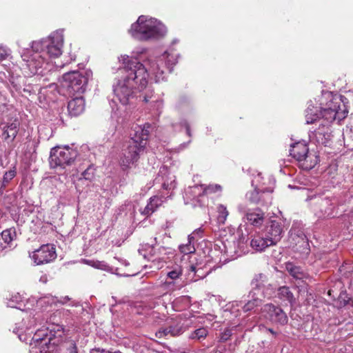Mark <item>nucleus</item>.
<instances>
[{
  "label": "nucleus",
  "instance_id": "5",
  "mask_svg": "<svg viewBox=\"0 0 353 353\" xmlns=\"http://www.w3.org/2000/svg\"><path fill=\"white\" fill-rule=\"evenodd\" d=\"M166 32V28L160 21L144 15L140 16L129 30L132 37L139 41L158 39L163 37Z\"/></svg>",
  "mask_w": 353,
  "mask_h": 353
},
{
  "label": "nucleus",
  "instance_id": "24",
  "mask_svg": "<svg viewBox=\"0 0 353 353\" xmlns=\"http://www.w3.org/2000/svg\"><path fill=\"white\" fill-rule=\"evenodd\" d=\"M268 239L263 234L262 236H256L251 240L250 246L256 251H263L266 248L272 245Z\"/></svg>",
  "mask_w": 353,
  "mask_h": 353
},
{
  "label": "nucleus",
  "instance_id": "42",
  "mask_svg": "<svg viewBox=\"0 0 353 353\" xmlns=\"http://www.w3.org/2000/svg\"><path fill=\"white\" fill-rule=\"evenodd\" d=\"M69 301H70V298L68 296H62L59 300H58L57 298L52 299L53 303L59 302L61 304H65Z\"/></svg>",
  "mask_w": 353,
  "mask_h": 353
},
{
  "label": "nucleus",
  "instance_id": "12",
  "mask_svg": "<svg viewBox=\"0 0 353 353\" xmlns=\"http://www.w3.org/2000/svg\"><path fill=\"white\" fill-rule=\"evenodd\" d=\"M57 258L55 247L52 244H45L33 252L32 259L37 265L48 263Z\"/></svg>",
  "mask_w": 353,
  "mask_h": 353
},
{
  "label": "nucleus",
  "instance_id": "11",
  "mask_svg": "<svg viewBox=\"0 0 353 353\" xmlns=\"http://www.w3.org/2000/svg\"><path fill=\"white\" fill-rule=\"evenodd\" d=\"M261 310L263 316L271 322L281 325L288 323V316L280 307L268 303L264 305Z\"/></svg>",
  "mask_w": 353,
  "mask_h": 353
},
{
  "label": "nucleus",
  "instance_id": "39",
  "mask_svg": "<svg viewBox=\"0 0 353 353\" xmlns=\"http://www.w3.org/2000/svg\"><path fill=\"white\" fill-rule=\"evenodd\" d=\"M232 336V332L230 330L227 329L223 332L221 334L220 336V341L221 342H225L227 341L230 336Z\"/></svg>",
  "mask_w": 353,
  "mask_h": 353
},
{
  "label": "nucleus",
  "instance_id": "27",
  "mask_svg": "<svg viewBox=\"0 0 353 353\" xmlns=\"http://www.w3.org/2000/svg\"><path fill=\"white\" fill-rule=\"evenodd\" d=\"M183 265L175 263L171 266L167 267V277L172 281L179 279L183 274Z\"/></svg>",
  "mask_w": 353,
  "mask_h": 353
},
{
  "label": "nucleus",
  "instance_id": "43",
  "mask_svg": "<svg viewBox=\"0 0 353 353\" xmlns=\"http://www.w3.org/2000/svg\"><path fill=\"white\" fill-rule=\"evenodd\" d=\"M206 188H210V190L208 191V193L216 192L217 191L221 190V187L219 185H210Z\"/></svg>",
  "mask_w": 353,
  "mask_h": 353
},
{
  "label": "nucleus",
  "instance_id": "34",
  "mask_svg": "<svg viewBox=\"0 0 353 353\" xmlns=\"http://www.w3.org/2000/svg\"><path fill=\"white\" fill-rule=\"evenodd\" d=\"M217 210H218V213H219V216H218L219 221L220 223H224L228 214H229V212H228L226 207L222 204H220L217 207Z\"/></svg>",
  "mask_w": 353,
  "mask_h": 353
},
{
  "label": "nucleus",
  "instance_id": "25",
  "mask_svg": "<svg viewBox=\"0 0 353 353\" xmlns=\"http://www.w3.org/2000/svg\"><path fill=\"white\" fill-rule=\"evenodd\" d=\"M162 199L159 196L151 197L147 205L141 211V214L147 216L151 215L162 204Z\"/></svg>",
  "mask_w": 353,
  "mask_h": 353
},
{
  "label": "nucleus",
  "instance_id": "38",
  "mask_svg": "<svg viewBox=\"0 0 353 353\" xmlns=\"http://www.w3.org/2000/svg\"><path fill=\"white\" fill-rule=\"evenodd\" d=\"M170 329L169 326L168 327H165V328L160 329L159 330H158L156 332L155 336H156V337H157L159 339H161V338H163V337H165V336H168V334L170 335Z\"/></svg>",
  "mask_w": 353,
  "mask_h": 353
},
{
  "label": "nucleus",
  "instance_id": "52",
  "mask_svg": "<svg viewBox=\"0 0 353 353\" xmlns=\"http://www.w3.org/2000/svg\"><path fill=\"white\" fill-rule=\"evenodd\" d=\"M19 338L20 339V340H21V335H20V334L19 335Z\"/></svg>",
  "mask_w": 353,
  "mask_h": 353
},
{
  "label": "nucleus",
  "instance_id": "50",
  "mask_svg": "<svg viewBox=\"0 0 353 353\" xmlns=\"http://www.w3.org/2000/svg\"><path fill=\"white\" fill-rule=\"evenodd\" d=\"M186 130H187V134H188V136H191L190 130V128L188 125L186 127Z\"/></svg>",
  "mask_w": 353,
  "mask_h": 353
},
{
  "label": "nucleus",
  "instance_id": "18",
  "mask_svg": "<svg viewBox=\"0 0 353 353\" xmlns=\"http://www.w3.org/2000/svg\"><path fill=\"white\" fill-rule=\"evenodd\" d=\"M263 299L259 295L255 294L254 292H250L247 296L244 298V300L241 301L243 303V305L241 307L242 310L244 312L254 310L255 308L262 304Z\"/></svg>",
  "mask_w": 353,
  "mask_h": 353
},
{
  "label": "nucleus",
  "instance_id": "1",
  "mask_svg": "<svg viewBox=\"0 0 353 353\" xmlns=\"http://www.w3.org/2000/svg\"><path fill=\"white\" fill-rule=\"evenodd\" d=\"M119 61L123 65V77L113 85V91L118 100L123 105H127L133 97L134 89L141 91L146 87L150 74L154 76L156 82L164 81V69L168 68L172 72L177 59L165 52L158 57H150L143 63L127 55L121 56Z\"/></svg>",
  "mask_w": 353,
  "mask_h": 353
},
{
  "label": "nucleus",
  "instance_id": "26",
  "mask_svg": "<svg viewBox=\"0 0 353 353\" xmlns=\"http://www.w3.org/2000/svg\"><path fill=\"white\" fill-rule=\"evenodd\" d=\"M278 298L282 301H286L291 305L295 303V298L293 293L288 286H282L278 289Z\"/></svg>",
  "mask_w": 353,
  "mask_h": 353
},
{
  "label": "nucleus",
  "instance_id": "45",
  "mask_svg": "<svg viewBox=\"0 0 353 353\" xmlns=\"http://www.w3.org/2000/svg\"><path fill=\"white\" fill-rule=\"evenodd\" d=\"M152 97V92L151 91L149 94L145 93L143 97V101L145 103H148L150 101V99Z\"/></svg>",
  "mask_w": 353,
  "mask_h": 353
},
{
  "label": "nucleus",
  "instance_id": "53",
  "mask_svg": "<svg viewBox=\"0 0 353 353\" xmlns=\"http://www.w3.org/2000/svg\"><path fill=\"white\" fill-rule=\"evenodd\" d=\"M352 305L353 306V300L352 301V303H351Z\"/></svg>",
  "mask_w": 353,
  "mask_h": 353
},
{
  "label": "nucleus",
  "instance_id": "48",
  "mask_svg": "<svg viewBox=\"0 0 353 353\" xmlns=\"http://www.w3.org/2000/svg\"><path fill=\"white\" fill-rule=\"evenodd\" d=\"M224 350H225V347H223V348L217 347L216 349H214L212 350V353H223Z\"/></svg>",
  "mask_w": 353,
  "mask_h": 353
},
{
  "label": "nucleus",
  "instance_id": "51",
  "mask_svg": "<svg viewBox=\"0 0 353 353\" xmlns=\"http://www.w3.org/2000/svg\"><path fill=\"white\" fill-rule=\"evenodd\" d=\"M163 188H164L165 189H167V188H167V186H166V185H165V183H163Z\"/></svg>",
  "mask_w": 353,
  "mask_h": 353
},
{
  "label": "nucleus",
  "instance_id": "31",
  "mask_svg": "<svg viewBox=\"0 0 353 353\" xmlns=\"http://www.w3.org/2000/svg\"><path fill=\"white\" fill-rule=\"evenodd\" d=\"M179 250L181 253L185 255L194 253L195 252V248L194 245V241H190L188 238V243L185 244L181 245L179 246Z\"/></svg>",
  "mask_w": 353,
  "mask_h": 353
},
{
  "label": "nucleus",
  "instance_id": "36",
  "mask_svg": "<svg viewBox=\"0 0 353 353\" xmlns=\"http://www.w3.org/2000/svg\"><path fill=\"white\" fill-rule=\"evenodd\" d=\"M95 168L92 164H89L88 168L82 172V176L85 180L92 181L94 178Z\"/></svg>",
  "mask_w": 353,
  "mask_h": 353
},
{
  "label": "nucleus",
  "instance_id": "37",
  "mask_svg": "<svg viewBox=\"0 0 353 353\" xmlns=\"http://www.w3.org/2000/svg\"><path fill=\"white\" fill-rule=\"evenodd\" d=\"M203 230L201 228H199L193 231V232L188 235L190 241H195L196 238L202 237Z\"/></svg>",
  "mask_w": 353,
  "mask_h": 353
},
{
  "label": "nucleus",
  "instance_id": "8",
  "mask_svg": "<svg viewBox=\"0 0 353 353\" xmlns=\"http://www.w3.org/2000/svg\"><path fill=\"white\" fill-rule=\"evenodd\" d=\"M290 155L296 159L300 167L305 170H310L317 163V157L309 154V148L304 141H299L291 145Z\"/></svg>",
  "mask_w": 353,
  "mask_h": 353
},
{
  "label": "nucleus",
  "instance_id": "35",
  "mask_svg": "<svg viewBox=\"0 0 353 353\" xmlns=\"http://www.w3.org/2000/svg\"><path fill=\"white\" fill-rule=\"evenodd\" d=\"M188 268H189V270L194 273V277L192 278V279H194L195 281L205 278L208 274V272H202V270L201 269H196L194 265H188Z\"/></svg>",
  "mask_w": 353,
  "mask_h": 353
},
{
  "label": "nucleus",
  "instance_id": "21",
  "mask_svg": "<svg viewBox=\"0 0 353 353\" xmlns=\"http://www.w3.org/2000/svg\"><path fill=\"white\" fill-rule=\"evenodd\" d=\"M210 188H205L203 185H196L189 187L185 191V196L190 200H199V199L208 194Z\"/></svg>",
  "mask_w": 353,
  "mask_h": 353
},
{
  "label": "nucleus",
  "instance_id": "20",
  "mask_svg": "<svg viewBox=\"0 0 353 353\" xmlns=\"http://www.w3.org/2000/svg\"><path fill=\"white\" fill-rule=\"evenodd\" d=\"M84 109L85 101L82 97H75L68 103V110L70 116L77 117L84 111Z\"/></svg>",
  "mask_w": 353,
  "mask_h": 353
},
{
  "label": "nucleus",
  "instance_id": "13",
  "mask_svg": "<svg viewBox=\"0 0 353 353\" xmlns=\"http://www.w3.org/2000/svg\"><path fill=\"white\" fill-rule=\"evenodd\" d=\"M328 97L330 98V99L329 102L325 104V107H317L314 106L312 103L308 104V106L305 110V116L307 124H312L316 121L321 123L323 121L321 112H323V109L327 107L328 104L332 100L337 99L339 101V105H341V108L342 107L345 108V105L343 104H341V103L343 102L341 99L343 97L342 96H341L340 97H334L330 94H328Z\"/></svg>",
  "mask_w": 353,
  "mask_h": 353
},
{
  "label": "nucleus",
  "instance_id": "3",
  "mask_svg": "<svg viewBox=\"0 0 353 353\" xmlns=\"http://www.w3.org/2000/svg\"><path fill=\"white\" fill-rule=\"evenodd\" d=\"M347 113V112L341 108L337 99L332 100L327 107L323 109V112H321L323 121L320 123L319 128L313 132V139H315L316 142L318 144L327 145L332 137L329 128L330 124L336 117L339 119L345 118Z\"/></svg>",
  "mask_w": 353,
  "mask_h": 353
},
{
  "label": "nucleus",
  "instance_id": "49",
  "mask_svg": "<svg viewBox=\"0 0 353 353\" xmlns=\"http://www.w3.org/2000/svg\"><path fill=\"white\" fill-rule=\"evenodd\" d=\"M268 330L273 335L276 336V333L271 328H268Z\"/></svg>",
  "mask_w": 353,
  "mask_h": 353
},
{
  "label": "nucleus",
  "instance_id": "19",
  "mask_svg": "<svg viewBox=\"0 0 353 353\" xmlns=\"http://www.w3.org/2000/svg\"><path fill=\"white\" fill-rule=\"evenodd\" d=\"M19 125L20 122L17 118H11L8 120L3 127L4 139L6 140L10 139L11 141H14L17 135Z\"/></svg>",
  "mask_w": 353,
  "mask_h": 353
},
{
  "label": "nucleus",
  "instance_id": "16",
  "mask_svg": "<svg viewBox=\"0 0 353 353\" xmlns=\"http://www.w3.org/2000/svg\"><path fill=\"white\" fill-rule=\"evenodd\" d=\"M267 282V276L265 274H256L251 281L252 289L250 292H254L255 294H257L262 298H265L266 296L265 290L268 289L266 285Z\"/></svg>",
  "mask_w": 353,
  "mask_h": 353
},
{
  "label": "nucleus",
  "instance_id": "14",
  "mask_svg": "<svg viewBox=\"0 0 353 353\" xmlns=\"http://www.w3.org/2000/svg\"><path fill=\"white\" fill-rule=\"evenodd\" d=\"M263 233L268 239V241H270V244L276 245L282 237L283 224L279 221L272 220L266 225Z\"/></svg>",
  "mask_w": 353,
  "mask_h": 353
},
{
  "label": "nucleus",
  "instance_id": "47",
  "mask_svg": "<svg viewBox=\"0 0 353 353\" xmlns=\"http://www.w3.org/2000/svg\"><path fill=\"white\" fill-rule=\"evenodd\" d=\"M109 351L104 349L94 348L90 350V353H108Z\"/></svg>",
  "mask_w": 353,
  "mask_h": 353
},
{
  "label": "nucleus",
  "instance_id": "30",
  "mask_svg": "<svg viewBox=\"0 0 353 353\" xmlns=\"http://www.w3.org/2000/svg\"><path fill=\"white\" fill-rule=\"evenodd\" d=\"M15 236L16 232L13 228L6 229L1 233V239L6 244H10Z\"/></svg>",
  "mask_w": 353,
  "mask_h": 353
},
{
  "label": "nucleus",
  "instance_id": "40",
  "mask_svg": "<svg viewBox=\"0 0 353 353\" xmlns=\"http://www.w3.org/2000/svg\"><path fill=\"white\" fill-rule=\"evenodd\" d=\"M8 49L0 47V61L5 60L8 56Z\"/></svg>",
  "mask_w": 353,
  "mask_h": 353
},
{
  "label": "nucleus",
  "instance_id": "4",
  "mask_svg": "<svg viewBox=\"0 0 353 353\" xmlns=\"http://www.w3.org/2000/svg\"><path fill=\"white\" fill-rule=\"evenodd\" d=\"M150 128L149 123H145L143 127L135 128L134 133L121 159V165L123 170L131 168L138 161L140 153L144 150L147 144Z\"/></svg>",
  "mask_w": 353,
  "mask_h": 353
},
{
  "label": "nucleus",
  "instance_id": "33",
  "mask_svg": "<svg viewBox=\"0 0 353 353\" xmlns=\"http://www.w3.org/2000/svg\"><path fill=\"white\" fill-rule=\"evenodd\" d=\"M208 334V332L205 328L201 327L193 332L190 334V338L192 339L201 340L202 339H205L207 336Z\"/></svg>",
  "mask_w": 353,
  "mask_h": 353
},
{
  "label": "nucleus",
  "instance_id": "10",
  "mask_svg": "<svg viewBox=\"0 0 353 353\" xmlns=\"http://www.w3.org/2000/svg\"><path fill=\"white\" fill-rule=\"evenodd\" d=\"M272 190L268 188L259 189L255 188L252 190L247 192L245 199L251 204L261 206H268L272 203Z\"/></svg>",
  "mask_w": 353,
  "mask_h": 353
},
{
  "label": "nucleus",
  "instance_id": "17",
  "mask_svg": "<svg viewBox=\"0 0 353 353\" xmlns=\"http://www.w3.org/2000/svg\"><path fill=\"white\" fill-rule=\"evenodd\" d=\"M51 336L48 339L40 338L37 334H35L32 337V340L39 343V347H35L36 353H57V347L55 342L51 343Z\"/></svg>",
  "mask_w": 353,
  "mask_h": 353
},
{
  "label": "nucleus",
  "instance_id": "29",
  "mask_svg": "<svg viewBox=\"0 0 353 353\" xmlns=\"http://www.w3.org/2000/svg\"><path fill=\"white\" fill-rule=\"evenodd\" d=\"M60 350L65 351V353H78L76 343L72 340L63 342L60 345Z\"/></svg>",
  "mask_w": 353,
  "mask_h": 353
},
{
  "label": "nucleus",
  "instance_id": "46",
  "mask_svg": "<svg viewBox=\"0 0 353 353\" xmlns=\"http://www.w3.org/2000/svg\"><path fill=\"white\" fill-rule=\"evenodd\" d=\"M94 266L96 267L97 268L103 270L105 269V268L106 267V264L104 262L97 261L94 263Z\"/></svg>",
  "mask_w": 353,
  "mask_h": 353
},
{
  "label": "nucleus",
  "instance_id": "7",
  "mask_svg": "<svg viewBox=\"0 0 353 353\" xmlns=\"http://www.w3.org/2000/svg\"><path fill=\"white\" fill-rule=\"evenodd\" d=\"M90 75H92L91 71L85 72V74L78 71L67 72L63 75L62 87L69 94H82L85 90V87Z\"/></svg>",
  "mask_w": 353,
  "mask_h": 353
},
{
  "label": "nucleus",
  "instance_id": "28",
  "mask_svg": "<svg viewBox=\"0 0 353 353\" xmlns=\"http://www.w3.org/2000/svg\"><path fill=\"white\" fill-rule=\"evenodd\" d=\"M16 174L17 170L15 167H13L12 169H10V170L6 172L3 176L0 189L3 190L8 185V183L14 179Z\"/></svg>",
  "mask_w": 353,
  "mask_h": 353
},
{
  "label": "nucleus",
  "instance_id": "22",
  "mask_svg": "<svg viewBox=\"0 0 353 353\" xmlns=\"http://www.w3.org/2000/svg\"><path fill=\"white\" fill-rule=\"evenodd\" d=\"M181 321L182 319L180 316H178L174 319H171V321L169 323L171 336H179L186 330V327L184 326L183 323Z\"/></svg>",
  "mask_w": 353,
  "mask_h": 353
},
{
  "label": "nucleus",
  "instance_id": "9",
  "mask_svg": "<svg viewBox=\"0 0 353 353\" xmlns=\"http://www.w3.org/2000/svg\"><path fill=\"white\" fill-rule=\"evenodd\" d=\"M237 210L243 216V219L253 226L260 227L265 221V213L260 208L251 210L247 204L240 203Z\"/></svg>",
  "mask_w": 353,
  "mask_h": 353
},
{
  "label": "nucleus",
  "instance_id": "15",
  "mask_svg": "<svg viewBox=\"0 0 353 353\" xmlns=\"http://www.w3.org/2000/svg\"><path fill=\"white\" fill-rule=\"evenodd\" d=\"M316 208L315 214L319 218H332L336 216L334 204L328 198L321 199Z\"/></svg>",
  "mask_w": 353,
  "mask_h": 353
},
{
  "label": "nucleus",
  "instance_id": "23",
  "mask_svg": "<svg viewBox=\"0 0 353 353\" xmlns=\"http://www.w3.org/2000/svg\"><path fill=\"white\" fill-rule=\"evenodd\" d=\"M285 266L286 270L293 278L296 279H304L308 278V274L300 266H296L292 262L285 263Z\"/></svg>",
  "mask_w": 353,
  "mask_h": 353
},
{
  "label": "nucleus",
  "instance_id": "44",
  "mask_svg": "<svg viewBox=\"0 0 353 353\" xmlns=\"http://www.w3.org/2000/svg\"><path fill=\"white\" fill-rule=\"evenodd\" d=\"M23 91L28 94L35 93L36 92L34 88L30 84L26 85L23 88Z\"/></svg>",
  "mask_w": 353,
  "mask_h": 353
},
{
  "label": "nucleus",
  "instance_id": "32",
  "mask_svg": "<svg viewBox=\"0 0 353 353\" xmlns=\"http://www.w3.org/2000/svg\"><path fill=\"white\" fill-rule=\"evenodd\" d=\"M50 330V335L54 339L61 338L64 335L65 330L61 325H53Z\"/></svg>",
  "mask_w": 353,
  "mask_h": 353
},
{
  "label": "nucleus",
  "instance_id": "41",
  "mask_svg": "<svg viewBox=\"0 0 353 353\" xmlns=\"http://www.w3.org/2000/svg\"><path fill=\"white\" fill-rule=\"evenodd\" d=\"M161 286L164 289L173 290L174 288V281H165Z\"/></svg>",
  "mask_w": 353,
  "mask_h": 353
},
{
  "label": "nucleus",
  "instance_id": "2",
  "mask_svg": "<svg viewBox=\"0 0 353 353\" xmlns=\"http://www.w3.org/2000/svg\"><path fill=\"white\" fill-rule=\"evenodd\" d=\"M63 44V36L61 32L56 31L52 32L48 37L40 41H32L31 44V50L33 54L30 56V52L27 50V54L22 55L23 61L28 63L27 65L33 74H39L41 72L39 70L42 68L46 61L45 55L48 54L50 57H58L62 53V47Z\"/></svg>",
  "mask_w": 353,
  "mask_h": 353
},
{
  "label": "nucleus",
  "instance_id": "6",
  "mask_svg": "<svg viewBox=\"0 0 353 353\" xmlns=\"http://www.w3.org/2000/svg\"><path fill=\"white\" fill-rule=\"evenodd\" d=\"M77 151L69 146H57L51 149L49 164L52 169L63 170L71 165L77 157Z\"/></svg>",
  "mask_w": 353,
  "mask_h": 353
}]
</instances>
